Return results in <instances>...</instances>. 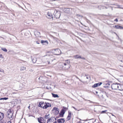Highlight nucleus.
<instances>
[{
    "mask_svg": "<svg viewBox=\"0 0 123 123\" xmlns=\"http://www.w3.org/2000/svg\"><path fill=\"white\" fill-rule=\"evenodd\" d=\"M111 87L114 90H123V85L119 84H113L111 85Z\"/></svg>",
    "mask_w": 123,
    "mask_h": 123,
    "instance_id": "obj_1",
    "label": "nucleus"
},
{
    "mask_svg": "<svg viewBox=\"0 0 123 123\" xmlns=\"http://www.w3.org/2000/svg\"><path fill=\"white\" fill-rule=\"evenodd\" d=\"M51 105L48 102H39L38 106L42 108L43 109H46L47 108L51 106Z\"/></svg>",
    "mask_w": 123,
    "mask_h": 123,
    "instance_id": "obj_2",
    "label": "nucleus"
},
{
    "mask_svg": "<svg viewBox=\"0 0 123 123\" xmlns=\"http://www.w3.org/2000/svg\"><path fill=\"white\" fill-rule=\"evenodd\" d=\"M68 64L66 63H63L62 64H60V66L61 68L62 69H69L70 67V65L69 64L70 62L69 60H67Z\"/></svg>",
    "mask_w": 123,
    "mask_h": 123,
    "instance_id": "obj_3",
    "label": "nucleus"
},
{
    "mask_svg": "<svg viewBox=\"0 0 123 123\" xmlns=\"http://www.w3.org/2000/svg\"><path fill=\"white\" fill-rule=\"evenodd\" d=\"M47 123H57L56 118L54 117H52L48 119Z\"/></svg>",
    "mask_w": 123,
    "mask_h": 123,
    "instance_id": "obj_4",
    "label": "nucleus"
},
{
    "mask_svg": "<svg viewBox=\"0 0 123 123\" xmlns=\"http://www.w3.org/2000/svg\"><path fill=\"white\" fill-rule=\"evenodd\" d=\"M61 13L59 11H56L54 13L55 17L56 18H59L61 16Z\"/></svg>",
    "mask_w": 123,
    "mask_h": 123,
    "instance_id": "obj_5",
    "label": "nucleus"
},
{
    "mask_svg": "<svg viewBox=\"0 0 123 123\" xmlns=\"http://www.w3.org/2000/svg\"><path fill=\"white\" fill-rule=\"evenodd\" d=\"M54 54L56 55H59L61 54V51L60 49H57L52 50Z\"/></svg>",
    "mask_w": 123,
    "mask_h": 123,
    "instance_id": "obj_6",
    "label": "nucleus"
},
{
    "mask_svg": "<svg viewBox=\"0 0 123 123\" xmlns=\"http://www.w3.org/2000/svg\"><path fill=\"white\" fill-rule=\"evenodd\" d=\"M8 117L10 119H12V117L13 116V114L11 111H9L7 112Z\"/></svg>",
    "mask_w": 123,
    "mask_h": 123,
    "instance_id": "obj_7",
    "label": "nucleus"
},
{
    "mask_svg": "<svg viewBox=\"0 0 123 123\" xmlns=\"http://www.w3.org/2000/svg\"><path fill=\"white\" fill-rule=\"evenodd\" d=\"M47 17L48 18L50 19H52V20H53V17L52 14L50 12H48L46 15Z\"/></svg>",
    "mask_w": 123,
    "mask_h": 123,
    "instance_id": "obj_8",
    "label": "nucleus"
},
{
    "mask_svg": "<svg viewBox=\"0 0 123 123\" xmlns=\"http://www.w3.org/2000/svg\"><path fill=\"white\" fill-rule=\"evenodd\" d=\"M38 122L40 123H45L46 120L42 117L38 118Z\"/></svg>",
    "mask_w": 123,
    "mask_h": 123,
    "instance_id": "obj_9",
    "label": "nucleus"
},
{
    "mask_svg": "<svg viewBox=\"0 0 123 123\" xmlns=\"http://www.w3.org/2000/svg\"><path fill=\"white\" fill-rule=\"evenodd\" d=\"M53 111L55 115L57 114L59 112V109L56 107H54L53 108Z\"/></svg>",
    "mask_w": 123,
    "mask_h": 123,
    "instance_id": "obj_10",
    "label": "nucleus"
},
{
    "mask_svg": "<svg viewBox=\"0 0 123 123\" xmlns=\"http://www.w3.org/2000/svg\"><path fill=\"white\" fill-rule=\"evenodd\" d=\"M67 108H65L64 109H63L60 112V115L61 117H63V115L65 113V112L66 111V110L65 109H66Z\"/></svg>",
    "mask_w": 123,
    "mask_h": 123,
    "instance_id": "obj_11",
    "label": "nucleus"
},
{
    "mask_svg": "<svg viewBox=\"0 0 123 123\" xmlns=\"http://www.w3.org/2000/svg\"><path fill=\"white\" fill-rule=\"evenodd\" d=\"M102 84V83L100 82L97 83L95 84L92 86V87L95 88L98 86H100Z\"/></svg>",
    "mask_w": 123,
    "mask_h": 123,
    "instance_id": "obj_12",
    "label": "nucleus"
},
{
    "mask_svg": "<svg viewBox=\"0 0 123 123\" xmlns=\"http://www.w3.org/2000/svg\"><path fill=\"white\" fill-rule=\"evenodd\" d=\"M65 121V120L62 118L59 119L57 120V122L59 123H64Z\"/></svg>",
    "mask_w": 123,
    "mask_h": 123,
    "instance_id": "obj_13",
    "label": "nucleus"
},
{
    "mask_svg": "<svg viewBox=\"0 0 123 123\" xmlns=\"http://www.w3.org/2000/svg\"><path fill=\"white\" fill-rule=\"evenodd\" d=\"M4 116V113L0 112V121L3 118Z\"/></svg>",
    "mask_w": 123,
    "mask_h": 123,
    "instance_id": "obj_14",
    "label": "nucleus"
},
{
    "mask_svg": "<svg viewBox=\"0 0 123 123\" xmlns=\"http://www.w3.org/2000/svg\"><path fill=\"white\" fill-rule=\"evenodd\" d=\"M70 9L68 8H66L64 9V12L66 13H69L70 12Z\"/></svg>",
    "mask_w": 123,
    "mask_h": 123,
    "instance_id": "obj_15",
    "label": "nucleus"
},
{
    "mask_svg": "<svg viewBox=\"0 0 123 123\" xmlns=\"http://www.w3.org/2000/svg\"><path fill=\"white\" fill-rule=\"evenodd\" d=\"M71 112H68V114L67 118V119L68 120H69L71 118Z\"/></svg>",
    "mask_w": 123,
    "mask_h": 123,
    "instance_id": "obj_16",
    "label": "nucleus"
},
{
    "mask_svg": "<svg viewBox=\"0 0 123 123\" xmlns=\"http://www.w3.org/2000/svg\"><path fill=\"white\" fill-rule=\"evenodd\" d=\"M26 68L24 66L21 67L20 68V70L21 71H23L26 69Z\"/></svg>",
    "mask_w": 123,
    "mask_h": 123,
    "instance_id": "obj_17",
    "label": "nucleus"
},
{
    "mask_svg": "<svg viewBox=\"0 0 123 123\" xmlns=\"http://www.w3.org/2000/svg\"><path fill=\"white\" fill-rule=\"evenodd\" d=\"M74 57L76 59H80L81 58V57L79 55H76L74 56Z\"/></svg>",
    "mask_w": 123,
    "mask_h": 123,
    "instance_id": "obj_18",
    "label": "nucleus"
},
{
    "mask_svg": "<svg viewBox=\"0 0 123 123\" xmlns=\"http://www.w3.org/2000/svg\"><path fill=\"white\" fill-rule=\"evenodd\" d=\"M52 96L54 97L57 98L59 97V96L57 94H54L53 93H52Z\"/></svg>",
    "mask_w": 123,
    "mask_h": 123,
    "instance_id": "obj_19",
    "label": "nucleus"
},
{
    "mask_svg": "<svg viewBox=\"0 0 123 123\" xmlns=\"http://www.w3.org/2000/svg\"><path fill=\"white\" fill-rule=\"evenodd\" d=\"M113 27L115 28H116L117 29H119V27H120V26L118 25H115L114 26H113Z\"/></svg>",
    "mask_w": 123,
    "mask_h": 123,
    "instance_id": "obj_20",
    "label": "nucleus"
},
{
    "mask_svg": "<svg viewBox=\"0 0 123 123\" xmlns=\"http://www.w3.org/2000/svg\"><path fill=\"white\" fill-rule=\"evenodd\" d=\"M1 49L5 52H6L7 51V49L5 48H2Z\"/></svg>",
    "mask_w": 123,
    "mask_h": 123,
    "instance_id": "obj_21",
    "label": "nucleus"
},
{
    "mask_svg": "<svg viewBox=\"0 0 123 123\" xmlns=\"http://www.w3.org/2000/svg\"><path fill=\"white\" fill-rule=\"evenodd\" d=\"M50 117H49V114H48V115H46L45 116V118L46 119H48Z\"/></svg>",
    "mask_w": 123,
    "mask_h": 123,
    "instance_id": "obj_22",
    "label": "nucleus"
},
{
    "mask_svg": "<svg viewBox=\"0 0 123 123\" xmlns=\"http://www.w3.org/2000/svg\"><path fill=\"white\" fill-rule=\"evenodd\" d=\"M72 107L73 108H74L75 110H77L78 111L81 110H82L83 109H81L79 110H78L76 108H75L74 107V106H73Z\"/></svg>",
    "mask_w": 123,
    "mask_h": 123,
    "instance_id": "obj_23",
    "label": "nucleus"
},
{
    "mask_svg": "<svg viewBox=\"0 0 123 123\" xmlns=\"http://www.w3.org/2000/svg\"><path fill=\"white\" fill-rule=\"evenodd\" d=\"M107 111V110L102 111L101 112V113L103 114L104 113H105Z\"/></svg>",
    "mask_w": 123,
    "mask_h": 123,
    "instance_id": "obj_24",
    "label": "nucleus"
},
{
    "mask_svg": "<svg viewBox=\"0 0 123 123\" xmlns=\"http://www.w3.org/2000/svg\"><path fill=\"white\" fill-rule=\"evenodd\" d=\"M99 8L100 9H103L104 8V7L102 6H99Z\"/></svg>",
    "mask_w": 123,
    "mask_h": 123,
    "instance_id": "obj_25",
    "label": "nucleus"
},
{
    "mask_svg": "<svg viewBox=\"0 0 123 123\" xmlns=\"http://www.w3.org/2000/svg\"><path fill=\"white\" fill-rule=\"evenodd\" d=\"M41 43H47V44L48 43V42H47L46 41H44L43 40H41Z\"/></svg>",
    "mask_w": 123,
    "mask_h": 123,
    "instance_id": "obj_26",
    "label": "nucleus"
},
{
    "mask_svg": "<svg viewBox=\"0 0 123 123\" xmlns=\"http://www.w3.org/2000/svg\"><path fill=\"white\" fill-rule=\"evenodd\" d=\"M117 6H118V7H117V8H121V9H123V8L120 7V6L118 5H117Z\"/></svg>",
    "mask_w": 123,
    "mask_h": 123,
    "instance_id": "obj_27",
    "label": "nucleus"
},
{
    "mask_svg": "<svg viewBox=\"0 0 123 123\" xmlns=\"http://www.w3.org/2000/svg\"><path fill=\"white\" fill-rule=\"evenodd\" d=\"M35 60L34 61V59L33 60H32V61L34 63H35L36 62V59L35 58Z\"/></svg>",
    "mask_w": 123,
    "mask_h": 123,
    "instance_id": "obj_28",
    "label": "nucleus"
},
{
    "mask_svg": "<svg viewBox=\"0 0 123 123\" xmlns=\"http://www.w3.org/2000/svg\"><path fill=\"white\" fill-rule=\"evenodd\" d=\"M3 100H7L8 99V98H3Z\"/></svg>",
    "mask_w": 123,
    "mask_h": 123,
    "instance_id": "obj_29",
    "label": "nucleus"
},
{
    "mask_svg": "<svg viewBox=\"0 0 123 123\" xmlns=\"http://www.w3.org/2000/svg\"><path fill=\"white\" fill-rule=\"evenodd\" d=\"M119 29H123V27L122 26H120Z\"/></svg>",
    "mask_w": 123,
    "mask_h": 123,
    "instance_id": "obj_30",
    "label": "nucleus"
},
{
    "mask_svg": "<svg viewBox=\"0 0 123 123\" xmlns=\"http://www.w3.org/2000/svg\"><path fill=\"white\" fill-rule=\"evenodd\" d=\"M76 78H77V79H78L79 80H80V81L81 82H83L80 79L78 78L77 77H76Z\"/></svg>",
    "mask_w": 123,
    "mask_h": 123,
    "instance_id": "obj_31",
    "label": "nucleus"
},
{
    "mask_svg": "<svg viewBox=\"0 0 123 123\" xmlns=\"http://www.w3.org/2000/svg\"><path fill=\"white\" fill-rule=\"evenodd\" d=\"M114 21H116V22H117L118 21V19L117 18H116V19L115 20H114Z\"/></svg>",
    "mask_w": 123,
    "mask_h": 123,
    "instance_id": "obj_32",
    "label": "nucleus"
},
{
    "mask_svg": "<svg viewBox=\"0 0 123 123\" xmlns=\"http://www.w3.org/2000/svg\"><path fill=\"white\" fill-rule=\"evenodd\" d=\"M2 55L1 54H0V58H2Z\"/></svg>",
    "mask_w": 123,
    "mask_h": 123,
    "instance_id": "obj_33",
    "label": "nucleus"
},
{
    "mask_svg": "<svg viewBox=\"0 0 123 123\" xmlns=\"http://www.w3.org/2000/svg\"><path fill=\"white\" fill-rule=\"evenodd\" d=\"M77 15V16H78V17H80H80H83L82 16L80 15H79L78 14Z\"/></svg>",
    "mask_w": 123,
    "mask_h": 123,
    "instance_id": "obj_34",
    "label": "nucleus"
},
{
    "mask_svg": "<svg viewBox=\"0 0 123 123\" xmlns=\"http://www.w3.org/2000/svg\"><path fill=\"white\" fill-rule=\"evenodd\" d=\"M80 59H85V58H84V57H81V58Z\"/></svg>",
    "mask_w": 123,
    "mask_h": 123,
    "instance_id": "obj_35",
    "label": "nucleus"
},
{
    "mask_svg": "<svg viewBox=\"0 0 123 123\" xmlns=\"http://www.w3.org/2000/svg\"><path fill=\"white\" fill-rule=\"evenodd\" d=\"M0 72H4V70H0Z\"/></svg>",
    "mask_w": 123,
    "mask_h": 123,
    "instance_id": "obj_36",
    "label": "nucleus"
},
{
    "mask_svg": "<svg viewBox=\"0 0 123 123\" xmlns=\"http://www.w3.org/2000/svg\"><path fill=\"white\" fill-rule=\"evenodd\" d=\"M77 123H82V122L80 121H79L78 122H77Z\"/></svg>",
    "mask_w": 123,
    "mask_h": 123,
    "instance_id": "obj_37",
    "label": "nucleus"
},
{
    "mask_svg": "<svg viewBox=\"0 0 123 123\" xmlns=\"http://www.w3.org/2000/svg\"><path fill=\"white\" fill-rule=\"evenodd\" d=\"M67 60H67L66 61V63H66V64H68V61H67ZM68 60L69 61V60Z\"/></svg>",
    "mask_w": 123,
    "mask_h": 123,
    "instance_id": "obj_38",
    "label": "nucleus"
},
{
    "mask_svg": "<svg viewBox=\"0 0 123 123\" xmlns=\"http://www.w3.org/2000/svg\"><path fill=\"white\" fill-rule=\"evenodd\" d=\"M7 123H11V122L10 121H8Z\"/></svg>",
    "mask_w": 123,
    "mask_h": 123,
    "instance_id": "obj_39",
    "label": "nucleus"
},
{
    "mask_svg": "<svg viewBox=\"0 0 123 123\" xmlns=\"http://www.w3.org/2000/svg\"><path fill=\"white\" fill-rule=\"evenodd\" d=\"M36 43H37V44H39V43L38 42V41H37L36 42Z\"/></svg>",
    "mask_w": 123,
    "mask_h": 123,
    "instance_id": "obj_40",
    "label": "nucleus"
},
{
    "mask_svg": "<svg viewBox=\"0 0 123 123\" xmlns=\"http://www.w3.org/2000/svg\"><path fill=\"white\" fill-rule=\"evenodd\" d=\"M3 100L2 98H0V100Z\"/></svg>",
    "mask_w": 123,
    "mask_h": 123,
    "instance_id": "obj_41",
    "label": "nucleus"
},
{
    "mask_svg": "<svg viewBox=\"0 0 123 123\" xmlns=\"http://www.w3.org/2000/svg\"><path fill=\"white\" fill-rule=\"evenodd\" d=\"M30 106H29L28 107V108L29 109H30L29 108H30Z\"/></svg>",
    "mask_w": 123,
    "mask_h": 123,
    "instance_id": "obj_42",
    "label": "nucleus"
},
{
    "mask_svg": "<svg viewBox=\"0 0 123 123\" xmlns=\"http://www.w3.org/2000/svg\"><path fill=\"white\" fill-rule=\"evenodd\" d=\"M0 123H4L3 122H1Z\"/></svg>",
    "mask_w": 123,
    "mask_h": 123,
    "instance_id": "obj_43",
    "label": "nucleus"
},
{
    "mask_svg": "<svg viewBox=\"0 0 123 123\" xmlns=\"http://www.w3.org/2000/svg\"><path fill=\"white\" fill-rule=\"evenodd\" d=\"M48 64H50V62H48Z\"/></svg>",
    "mask_w": 123,
    "mask_h": 123,
    "instance_id": "obj_44",
    "label": "nucleus"
},
{
    "mask_svg": "<svg viewBox=\"0 0 123 123\" xmlns=\"http://www.w3.org/2000/svg\"><path fill=\"white\" fill-rule=\"evenodd\" d=\"M86 78L87 79H88V77H87Z\"/></svg>",
    "mask_w": 123,
    "mask_h": 123,
    "instance_id": "obj_45",
    "label": "nucleus"
},
{
    "mask_svg": "<svg viewBox=\"0 0 123 123\" xmlns=\"http://www.w3.org/2000/svg\"><path fill=\"white\" fill-rule=\"evenodd\" d=\"M112 116H114V115H113V114H112Z\"/></svg>",
    "mask_w": 123,
    "mask_h": 123,
    "instance_id": "obj_46",
    "label": "nucleus"
},
{
    "mask_svg": "<svg viewBox=\"0 0 123 123\" xmlns=\"http://www.w3.org/2000/svg\"><path fill=\"white\" fill-rule=\"evenodd\" d=\"M80 120H81V119H80Z\"/></svg>",
    "mask_w": 123,
    "mask_h": 123,
    "instance_id": "obj_47",
    "label": "nucleus"
}]
</instances>
